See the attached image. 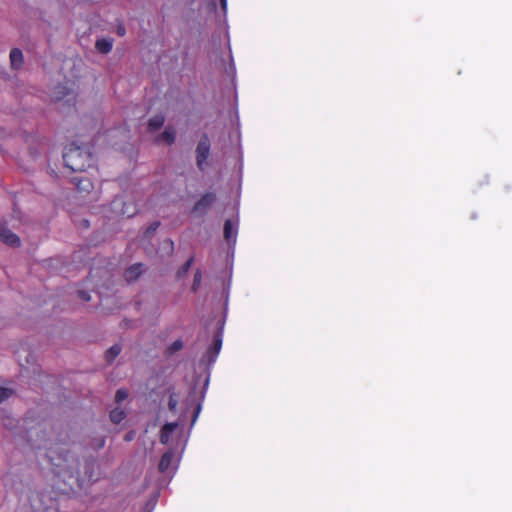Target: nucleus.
I'll return each instance as SVG.
<instances>
[{"instance_id":"nucleus-1","label":"nucleus","mask_w":512,"mask_h":512,"mask_svg":"<svg viewBox=\"0 0 512 512\" xmlns=\"http://www.w3.org/2000/svg\"><path fill=\"white\" fill-rule=\"evenodd\" d=\"M63 160L65 166L73 172H84L94 162L91 147L88 144L77 145L76 142L64 149Z\"/></svg>"},{"instance_id":"nucleus-2","label":"nucleus","mask_w":512,"mask_h":512,"mask_svg":"<svg viewBox=\"0 0 512 512\" xmlns=\"http://www.w3.org/2000/svg\"><path fill=\"white\" fill-rule=\"evenodd\" d=\"M69 452L63 451L59 448H50L47 452V458L50 464L54 467V473L57 476L68 473L72 475L71 466L67 463L69 462Z\"/></svg>"},{"instance_id":"nucleus-3","label":"nucleus","mask_w":512,"mask_h":512,"mask_svg":"<svg viewBox=\"0 0 512 512\" xmlns=\"http://www.w3.org/2000/svg\"><path fill=\"white\" fill-rule=\"evenodd\" d=\"M210 154V139L203 134L196 147V164L199 170L203 171Z\"/></svg>"},{"instance_id":"nucleus-4","label":"nucleus","mask_w":512,"mask_h":512,"mask_svg":"<svg viewBox=\"0 0 512 512\" xmlns=\"http://www.w3.org/2000/svg\"><path fill=\"white\" fill-rule=\"evenodd\" d=\"M215 201L216 194L214 192H207L195 203L193 211L199 214H205Z\"/></svg>"},{"instance_id":"nucleus-5","label":"nucleus","mask_w":512,"mask_h":512,"mask_svg":"<svg viewBox=\"0 0 512 512\" xmlns=\"http://www.w3.org/2000/svg\"><path fill=\"white\" fill-rule=\"evenodd\" d=\"M222 347V333L217 331L213 336V344L207 349L206 357L208 362H214Z\"/></svg>"},{"instance_id":"nucleus-6","label":"nucleus","mask_w":512,"mask_h":512,"mask_svg":"<svg viewBox=\"0 0 512 512\" xmlns=\"http://www.w3.org/2000/svg\"><path fill=\"white\" fill-rule=\"evenodd\" d=\"M72 182L80 193H90L94 188L92 181L85 176H75L72 178Z\"/></svg>"},{"instance_id":"nucleus-7","label":"nucleus","mask_w":512,"mask_h":512,"mask_svg":"<svg viewBox=\"0 0 512 512\" xmlns=\"http://www.w3.org/2000/svg\"><path fill=\"white\" fill-rule=\"evenodd\" d=\"M144 271V265L142 263H135L128 267L124 272V278L127 282L136 281Z\"/></svg>"},{"instance_id":"nucleus-8","label":"nucleus","mask_w":512,"mask_h":512,"mask_svg":"<svg viewBox=\"0 0 512 512\" xmlns=\"http://www.w3.org/2000/svg\"><path fill=\"white\" fill-rule=\"evenodd\" d=\"M0 240L11 247H18L20 245V238L8 229L0 230Z\"/></svg>"},{"instance_id":"nucleus-9","label":"nucleus","mask_w":512,"mask_h":512,"mask_svg":"<svg viewBox=\"0 0 512 512\" xmlns=\"http://www.w3.org/2000/svg\"><path fill=\"white\" fill-rule=\"evenodd\" d=\"M178 427L176 422L166 423L160 431V443L163 445L168 444L171 433Z\"/></svg>"},{"instance_id":"nucleus-10","label":"nucleus","mask_w":512,"mask_h":512,"mask_svg":"<svg viewBox=\"0 0 512 512\" xmlns=\"http://www.w3.org/2000/svg\"><path fill=\"white\" fill-rule=\"evenodd\" d=\"M10 63L13 69H19L24 63V56L19 48H13L10 52Z\"/></svg>"},{"instance_id":"nucleus-11","label":"nucleus","mask_w":512,"mask_h":512,"mask_svg":"<svg viewBox=\"0 0 512 512\" xmlns=\"http://www.w3.org/2000/svg\"><path fill=\"white\" fill-rule=\"evenodd\" d=\"M224 238L228 243H235L237 237V230L234 229L232 221L227 219L223 228Z\"/></svg>"},{"instance_id":"nucleus-12","label":"nucleus","mask_w":512,"mask_h":512,"mask_svg":"<svg viewBox=\"0 0 512 512\" xmlns=\"http://www.w3.org/2000/svg\"><path fill=\"white\" fill-rule=\"evenodd\" d=\"M95 47L100 53L107 54L113 48V41L109 38L98 39L95 43Z\"/></svg>"},{"instance_id":"nucleus-13","label":"nucleus","mask_w":512,"mask_h":512,"mask_svg":"<svg viewBox=\"0 0 512 512\" xmlns=\"http://www.w3.org/2000/svg\"><path fill=\"white\" fill-rule=\"evenodd\" d=\"M173 457H174V455H173L172 451H167L161 456V459L158 464V469L160 472L163 473L169 469L171 462L173 460Z\"/></svg>"},{"instance_id":"nucleus-14","label":"nucleus","mask_w":512,"mask_h":512,"mask_svg":"<svg viewBox=\"0 0 512 512\" xmlns=\"http://www.w3.org/2000/svg\"><path fill=\"white\" fill-rule=\"evenodd\" d=\"M165 117L163 115H155L150 118L148 122V128L150 131H156L163 126Z\"/></svg>"},{"instance_id":"nucleus-15","label":"nucleus","mask_w":512,"mask_h":512,"mask_svg":"<svg viewBox=\"0 0 512 512\" xmlns=\"http://www.w3.org/2000/svg\"><path fill=\"white\" fill-rule=\"evenodd\" d=\"M157 140H162L166 142L168 145H171L175 141V131L173 128H166L157 138Z\"/></svg>"},{"instance_id":"nucleus-16","label":"nucleus","mask_w":512,"mask_h":512,"mask_svg":"<svg viewBox=\"0 0 512 512\" xmlns=\"http://www.w3.org/2000/svg\"><path fill=\"white\" fill-rule=\"evenodd\" d=\"M121 350H122V348H121V345H119V344H114L113 346H111L106 351V354H105L107 362L112 363L115 360V358L121 353Z\"/></svg>"},{"instance_id":"nucleus-17","label":"nucleus","mask_w":512,"mask_h":512,"mask_svg":"<svg viewBox=\"0 0 512 512\" xmlns=\"http://www.w3.org/2000/svg\"><path fill=\"white\" fill-rule=\"evenodd\" d=\"M109 416L112 423L119 424L125 419L126 413L123 409L115 408L110 412Z\"/></svg>"},{"instance_id":"nucleus-18","label":"nucleus","mask_w":512,"mask_h":512,"mask_svg":"<svg viewBox=\"0 0 512 512\" xmlns=\"http://www.w3.org/2000/svg\"><path fill=\"white\" fill-rule=\"evenodd\" d=\"M194 261L193 257H190L177 271V278L181 279L186 276L190 267L192 266Z\"/></svg>"},{"instance_id":"nucleus-19","label":"nucleus","mask_w":512,"mask_h":512,"mask_svg":"<svg viewBox=\"0 0 512 512\" xmlns=\"http://www.w3.org/2000/svg\"><path fill=\"white\" fill-rule=\"evenodd\" d=\"M201 282H202V272L201 270H197L195 273H194V277H193V283H192V287H191V290L193 292H197L200 285H201Z\"/></svg>"},{"instance_id":"nucleus-20","label":"nucleus","mask_w":512,"mask_h":512,"mask_svg":"<svg viewBox=\"0 0 512 512\" xmlns=\"http://www.w3.org/2000/svg\"><path fill=\"white\" fill-rule=\"evenodd\" d=\"M129 393H128V390L127 389H124V388H120L116 391V394H115V401L117 403H121L123 402L124 400L127 399Z\"/></svg>"},{"instance_id":"nucleus-21","label":"nucleus","mask_w":512,"mask_h":512,"mask_svg":"<svg viewBox=\"0 0 512 512\" xmlns=\"http://www.w3.org/2000/svg\"><path fill=\"white\" fill-rule=\"evenodd\" d=\"M124 206H126V204ZM135 213H136V208L133 203H131L130 207H124L122 209V215H124L128 218L132 217Z\"/></svg>"},{"instance_id":"nucleus-22","label":"nucleus","mask_w":512,"mask_h":512,"mask_svg":"<svg viewBox=\"0 0 512 512\" xmlns=\"http://www.w3.org/2000/svg\"><path fill=\"white\" fill-rule=\"evenodd\" d=\"M160 226L159 221H155L150 224V226L145 231V237H150Z\"/></svg>"},{"instance_id":"nucleus-23","label":"nucleus","mask_w":512,"mask_h":512,"mask_svg":"<svg viewBox=\"0 0 512 512\" xmlns=\"http://www.w3.org/2000/svg\"><path fill=\"white\" fill-rule=\"evenodd\" d=\"M183 347V343L181 340H175L174 342H172V344L169 346L168 350L170 353H174L176 351H179L181 350Z\"/></svg>"},{"instance_id":"nucleus-24","label":"nucleus","mask_w":512,"mask_h":512,"mask_svg":"<svg viewBox=\"0 0 512 512\" xmlns=\"http://www.w3.org/2000/svg\"><path fill=\"white\" fill-rule=\"evenodd\" d=\"M178 405V400L176 399L174 394H171L168 401V408L172 412H176V408Z\"/></svg>"},{"instance_id":"nucleus-25","label":"nucleus","mask_w":512,"mask_h":512,"mask_svg":"<svg viewBox=\"0 0 512 512\" xmlns=\"http://www.w3.org/2000/svg\"><path fill=\"white\" fill-rule=\"evenodd\" d=\"M12 394V391L10 389L0 387V403L7 400Z\"/></svg>"},{"instance_id":"nucleus-26","label":"nucleus","mask_w":512,"mask_h":512,"mask_svg":"<svg viewBox=\"0 0 512 512\" xmlns=\"http://www.w3.org/2000/svg\"><path fill=\"white\" fill-rule=\"evenodd\" d=\"M78 296L80 297L81 300L85 301V302H88L90 301L91 297H90V294L86 291H78Z\"/></svg>"},{"instance_id":"nucleus-27","label":"nucleus","mask_w":512,"mask_h":512,"mask_svg":"<svg viewBox=\"0 0 512 512\" xmlns=\"http://www.w3.org/2000/svg\"><path fill=\"white\" fill-rule=\"evenodd\" d=\"M125 33H126V29H125V27H124V26H118V27H117V34H118L119 36H124V35H125Z\"/></svg>"},{"instance_id":"nucleus-28","label":"nucleus","mask_w":512,"mask_h":512,"mask_svg":"<svg viewBox=\"0 0 512 512\" xmlns=\"http://www.w3.org/2000/svg\"><path fill=\"white\" fill-rule=\"evenodd\" d=\"M220 1V5H221V8L223 10L224 13H226L227 11V0H219Z\"/></svg>"},{"instance_id":"nucleus-29","label":"nucleus","mask_w":512,"mask_h":512,"mask_svg":"<svg viewBox=\"0 0 512 512\" xmlns=\"http://www.w3.org/2000/svg\"><path fill=\"white\" fill-rule=\"evenodd\" d=\"M165 243H166V244H168V246H169V248H170V251H173V249H174V243H173V241H172L171 239H167V240L165 241Z\"/></svg>"},{"instance_id":"nucleus-30","label":"nucleus","mask_w":512,"mask_h":512,"mask_svg":"<svg viewBox=\"0 0 512 512\" xmlns=\"http://www.w3.org/2000/svg\"><path fill=\"white\" fill-rule=\"evenodd\" d=\"M132 439H133V436H132L131 433H128V434L125 435V440L126 441H131Z\"/></svg>"},{"instance_id":"nucleus-31","label":"nucleus","mask_w":512,"mask_h":512,"mask_svg":"<svg viewBox=\"0 0 512 512\" xmlns=\"http://www.w3.org/2000/svg\"><path fill=\"white\" fill-rule=\"evenodd\" d=\"M66 95H67V93H66V92H62V95H61V96H58V95H57V96H55V99H56V100H61V99H62L64 96H66Z\"/></svg>"},{"instance_id":"nucleus-32","label":"nucleus","mask_w":512,"mask_h":512,"mask_svg":"<svg viewBox=\"0 0 512 512\" xmlns=\"http://www.w3.org/2000/svg\"><path fill=\"white\" fill-rule=\"evenodd\" d=\"M200 409H201V406H200V405H198V406H197V408H196V411H195L194 420L196 419V417H197V415H198V413H199Z\"/></svg>"},{"instance_id":"nucleus-33","label":"nucleus","mask_w":512,"mask_h":512,"mask_svg":"<svg viewBox=\"0 0 512 512\" xmlns=\"http://www.w3.org/2000/svg\"><path fill=\"white\" fill-rule=\"evenodd\" d=\"M84 225H85L86 227H88V226H89V222H88V220H84Z\"/></svg>"}]
</instances>
